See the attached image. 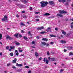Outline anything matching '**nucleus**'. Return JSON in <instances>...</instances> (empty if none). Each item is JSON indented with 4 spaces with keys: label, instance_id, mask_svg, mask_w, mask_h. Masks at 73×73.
Here are the masks:
<instances>
[{
    "label": "nucleus",
    "instance_id": "nucleus-1",
    "mask_svg": "<svg viewBox=\"0 0 73 73\" xmlns=\"http://www.w3.org/2000/svg\"><path fill=\"white\" fill-rule=\"evenodd\" d=\"M40 3L41 4V7H44L45 6L47 5L48 4V2H44V3H42V2H41Z\"/></svg>",
    "mask_w": 73,
    "mask_h": 73
},
{
    "label": "nucleus",
    "instance_id": "nucleus-2",
    "mask_svg": "<svg viewBox=\"0 0 73 73\" xmlns=\"http://www.w3.org/2000/svg\"><path fill=\"white\" fill-rule=\"evenodd\" d=\"M7 18V16L6 15H5L3 18L2 19V20L3 21H8Z\"/></svg>",
    "mask_w": 73,
    "mask_h": 73
},
{
    "label": "nucleus",
    "instance_id": "nucleus-3",
    "mask_svg": "<svg viewBox=\"0 0 73 73\" xmlns=\"http://www.w3.org/2000/svg\"><path fill=\"white\" fill-rule=\"evenodd\" d=\"M68 12L64 10L63 11H61L60 10L59 11V13L61 14V13H67Z\"/></svg>",
    "mask_w": 73,
    "mask_h": 73
},
{
    "label": "nucleus",
    "instance_id": "nucleus-4",
    "mask_svg": "<svg viewBox=\"0 0 73 73\" xmlns=\"http://www.w3.org/2000/svg\"><path fill=\"white\" fill-rule=\"evenodd\" d=\"M44 28L43 26L40 27H38L37 28V30H38L39 31L42 30V29H44Z\"/></svg>",
    "mask_w": 73,
    "mask_h": 73
},
{
    "label": "nucleus",
    "instance_id": "nucleus-5",
    "mask_svg": "<svg viewBox=\"0 0 73 73\" xmlns=\"http://www.w3.org/2000/svg\"><path fill=\"white\" fill-rule=\"evenodd\" d=\"M16 61H17V58H15L14 60H13L12 63L16 64Z\"/></svg>",
    "mask_w": 73,
    "mask_h": 73
},
{
    "label": "nucleus",
    "instance_id": "nucleus-6",
    "mask_svg": "<svg viewBox=\"0 0 73 73\" xmlns=\"http://www.w3.org/2000/svg\"><path fill=\"white\" fill-rule=\"evenodd\" d=\"M6 37L7 40H8V39L9 40H11V39H12V38L9 36H6Z\"/></svg>",
    "mask_w": 73,
    "mask_h": 73
},
{
    "label": "nucleus",
    "instance_id": "nucleus-7",
    "mask_svg": "<svg viewBox=\"0 0 73 73\" xmlns=\"http://www.w3.org/2000/svg\"><path fill=\"white\" fill-rule=\"evenodd\" d=\"M16 66H19V67H20L23 66V64H19L18 63H17L16 64Z\"/></svg>",
    "mask_w": 73,
    "mask_h": 73
},
{
    "label": "nucleus",
    "instance_id": "nucleus-8",
    "mask_svg": "<svg viewBox=\"0 0 73 73\" xmlns=\"http://www.w3.org/2000/svg\"><path fill=\"white\" fill-rule=\"evenodd\" d=\"M49 3L50 5H52V4H53L54 2H53V1H49Z\"/></svg>",
    "mask_w": 73,
    "mask_h": 73
},
{
    "label": "nucleus",
    "instance_id": "nucleus-9",
    "mask_svg": "<svg viewBox=\"0 0 73 73\" xmlns=\"http://www.w3.org/2000/svg\"><path fill=\"white\" fill-rule=\"evenodd\" d=\"M42 40L43 41H48V39L46 38H42Z\"/></svg>",
    "mask_w": 73,
    "mask_h": 73
},
{
    "label": "nucleus",
    "instance_id": "nucleus-10",
    "mask_svg": "<svg viewBox=\"0 0 73 73\" xmlns=\"http://www.w3.org/2000/svg\"><path fill=\"white\" fill-rule=\"evenodd\" d=\"M61 32L62 34H63V35H65L66 34V32H64V31L62 30L61 31Z\"/></svg>",
    "mask_w": 73,
    "mask_h": 73
},
{
    "label": "nucleus",
    "instance_id": "nucleus-11",
    "mask_svg": "<svg viewBox=\"0 0 73 73\" xmlns=\"http://www.w3.org/2000/svg\"><path fill=\"white\" fill-rule=\"evenodd\" d=\"M50 37H57V36L54 35H50Z\"/></svg>",
    "mask_w": 73,
    "mask_h": 73
},
{
    "label": "nucleus",
    "instance_id": "nucleus-12",
    "mask_svg": "<svg viewBox=\"0 0 73 73\" xmlns=\"http://www.w3.org/2000/svg\"><path fill=\"white\" fill-rule=\"evenodd\" d=\"M19 7L20 8H25V6L23 5H21Z\"/></svg>",
    "mask_w": 73,
    "mask_h": 73
},
{
    "label": "nucleus",
    "instance_id": "nucleus-13",
    "mask_svg": "<svg viewBox=\"0 0 73 73\" xmlns=\"http://www.w3.org/2000/svg\"><path fill=\"white\" fill-rule=\"evenodd\" d=\"M46 31H42V32H40L39 33L40 34H44V33H46Z\"/></svg>",
    "mask_w": 73,
    "mask_h": 73
},
{
    "label": "nucleus",
    "instance_id": "nucleus-14",
    "mask_svg": "<svg viewBox=\"0 0 73 73\" xmlns=\"http://www.w3.org/2000/svg\"><path fill=\"white\" fill-rule=\"evenodd\" d=\"M42 45H46V43L45 42H41Z\"/></svg>",
    "mask_w": 73,
    "mask_h": 73
},
{
    "label": "nucleus",
    "instance_id": "nucleus-15",
    "mask_svg": "<svg viewBox=\"0 0 73 73\" xmlns=\"http://www.w3.org/2000/svg\"><path fill=\"white\" fill-rule=\"evenodd\" d=\"M15 47L14 46H10V48L11 49H15Z\"/></svg>",
    "mask_w": 73,
    "mask_h": 73
},
{
    "label": "nucleus",
    "instance_id": "nucleus-16",
    "mask_svg": "<svg viewBox=\"0 0 73 73\" xmlns=\"http://www.w3.org/2000/svg\"><path fill=\"white\" fill-rule=\"evenodd\" d=\"M50 60L51 61H56V59H54L53 58H50Z\"/></svg>",
    "mask_w": 73,
    "mask_h": 73
},
{
    "label": "nucleus",
    "instance_id": "nucleus-17",
    "mask_svg": "<svg viewBox=\"0 0 73 73\" xmlns=\"http://www.w3.org/2000/svg\"><path fill=\"white\" fill-rule=\"evenodd\" d=\"M57 16H60V17H63V15L59 14H57Z\"/></svg>",
    "mask_w": 73,
    "mask_h": 73
},
{
    "label": "nucleus",
    "instance_id": "nucleus-18",
    "mask_svg": "<svg viewBox=\"0 0 73 73\" xmlns=\"http://www.w3.org/2000/svg\"><path fill=\"white\" fill-rule=\"evenodd\" d=\"M60 42L62 44H65V43H66V42L64 40H61L60 41Z\"/></svg>",
    "mask_w": 73,
    "mask_h": 73
},
{
    "label": "nucleus",
    "instance_id": "nucleus-19",
    "mask_svg": "<svg viewBox=\"0 0 73 73\" xmlns=\"http://www.w3.org/2000/svg\"><path fill=\"white\" fill-rule=\"evenodd\" d=\"M35 55L36 57H38V53L37 52H35Z\"/></svg>",
    "mask_w": 73,
    "mask_h": 73
},
{
    "label": "nucleus",
    "instance_id": "nucleus-20",
    "mask_svg": "<svg viewBox=\"0 0 73 73\" xmlns=\"http://www.w3.org/2000/svg\"><path fill=\"white\" fill-rule=\"evenodd\" d=\"M49 63V61L48 60H47V59L46 60V64H48Z\"/></svg>",
    "mask_w": 73,
    "mask_h": 73
},
{
    "label": "nucleus",
    "instance_id": "nucleus-21",
    "mask_svg": "<svg viewBox=\"0 0 73 73\" xmlns=\"http://www.w3.org/2000/svg\"><path fill=\"white\" fill-rule=\"evenodd\" d=\"M9 55H10V56H13V52H11L9 54Z\"/></svg>",
    "mask_w": 73,
    "mask_h": 73
},
{
    "label": "nucleus",
    "instance_id": "nucleus-22",
    "mask_svg": "<svg viewBox=\"0 0 73 73\" xmlns=\"http://www.w3.org/2000/svg\"><path fill=\"white\" fill-rule=\"evenodd\" d=\"M44 16H49L50 14L48 13H46L44 15Z\"/></svg>",
    "mask_w": 73,
    "mask_h": 73
},
{
    "label": "nucleus",
    "instance_id": "nucleus-23",
    "mask_svg": "<svg viewBox=\"0 0 73 73\" xmlns=\"http://www.w3.org/2000/svg\"><path fill=\"white\" fill-rule=\"evenodd\" d=\"M22 1L23 2H24L25 3H27L28 2V1L26 0H24V1L22 0Z\"/></svg>",
    "mask_w": 73,
    "mask_h": 73
},
{
    "label": "nucleus",
    "instance_id": "nucleus-24",
    "mask_svg": "<svg viewBox=\"0 0 73 73\" xmlns=\"http://www.w3.org/2000/svg\"><path fill=\"white\" fill-rule=\"evenodd\" d=\"M31 44H34V45H35L36 44V42H35V41H33L32 42Z\"/></svg>",
    "mask_w": 73,
    "mask_h": 73
},
{
    "label": "nucleus",
    "instance_id": "nucleus-25",
    "mask_svg": "<svg viewBox=\"0 0 73 73\" xmlns=\"http://www.w3.org/2000/svg\"><path fill=\"white\" fill-rule=\"evenodd\" d=\"M2 39V34H0V40Z\"/></svg>",
    "mask_w": 73,
    "mask_h": 73
},
{
    "label": "nucleus",
    "instance_id": "nucleus-26",
    "mask_svg": "<svg viewBox=\"0 0 73 73\" xmlns=\"http://www.w3.org/2000/svg\"><path fill=\"white\" fill-rule=\"evenodd\" d=\"M15 44L17 45H20V43L19 42H15Z\"/></svg>",
    "mask_w": 73,
    "mask_h": 73
},
{
    "label": "nucleus",
    "instance_id": "nucleus-27",
    "mask_svg": "<svg viewBox=\"0 0 73 73\" xmlns=\"http://www.w3.org/2000/svg\"><path fill=\"white\" fill-rule=\"evenodd\" d=\"M69 56H71V55L73 56V53H72V52H70L69 53Z\"/></svg>",
    "mask_w": 73,
    "mask_h": 73
},
{
    "label": "nucleus",
    "instance_id": "nucleus-28",
    "mask_svg": "<svg viewBox=\"0 0 73 73\" xmlns=\"http://www.w3.org/2000/svg\"><path fill=\"white\" fill-rule=\"evenodd\" d=\"M20 24L21 25H22L23 26H25V24L23 23H21Z\"/></svg>",
    "mask_w": 73,
    "mask_h": 73
},
{
    "label": "nucleus",
    "instance_id": "nucleus-29",
    "mask_svg": "<svg viewBox=\"0 0 73 73\" xmlns=\"http://www.w3.org/2000/svg\"><path fill=\"white\" fill-rule=\"evenodd\" d=\"M63 71H64V69H61L60 70V72L61 73H62Z\"/></svg>",
    "mask_w": 73,
    "mask_h": 73
},
{
    "label": "nucleus",
    "instance_id": "nucleus-30",
    "mask_svg": "<svg viewBox=\"0 0 73 73\" xmlns=\"http://www.w3.org/2000/svg\"><path fill=\"white\" fill-rule=\"evenodd\" d=\"M23 38L25 39V40H27V38H28L25 36H23Z\"/></svg>",
    "mask_w": 73,
    "mask_h": 73
},
{
    "label": "nucleus",
    "instance_id": "nucleus-31",
    "mask_svg": "<svg viewBox=\"0 0 73 73\" xmlns=\"http://www.w3.org/2000/svg\"><path fill=\"white\" fill-rule=\"evenodd\" d=\"M36 38L37 39H39V38H40V36H37L36 37Z\"/></svg>",
    "mask_w": 73,
    "mask_h": 73
},
{
    "label": "nucleus",
    "instance_id": "nucleus-32",
    "mask_svg": "<svg viewBox=\"0 0 73 73\" xmlns=\"http://www.w3.org/2000/svg\"><path fill=\"white\" fill-rule=\"evenodd\" d=\"M19 35V34H15V37H17L18 36V35Z\"/></svg>",
    "mask_w": 73,
    "mask_h": 73
},
{
    "label": "nucleus",
    "instance_id": "nucleus-33",
    "mask_svg": "<svg viewBox=\"0 0 73 73\" xmlns=\"http://www.w3.org/2000/svg\"><path fill=\"white\" fill-rule=\"evenodd\" d=\"M9 46H7L6 47V49H7V50H8V49H9Z\"/></svg>",
    "mask_w": 73,
    "mask_h": 73
},
{
    "label": "nucleus",
    "instance_id": "nucleus-34",
    "mask_svg": "<svg viewBox=\"0 0 73 73\" xmlns=\"http://www.w3.org/2000/svg\"><path fill=\"white\" fill-rule=\"evenodd\" d=\"M47 55H48V56H49V55H50V54L49 53V52H47Z\"/></svg>",
    "mask_w": 73,
    "mask_h": 73
},
{
    "label": "nucleus",
    "instance_id": "nucleus-35",
    "mask_svg": "<svg viewBox=\"0 0 73 73\" xmlns=\"http://www.w3.org/2000/svg\"><path fill=\"white\" fill-rule=\"evenodd\" d=\"M25 68H29V67L28 66H25Z\"/></svg>",
    "mask_w": 73,
    "mask_h": 73
},
{
    "label": "nucleus",
    "instance_id": "nucleus-36",
    "mask_svg": "<svg viewBox=\"0 0 73 73\" xmlns=\"http://www.w3.org/2000/svg\"><path fill=\"white\" fill-rule=\"evenodd\" d=\"M40 12H35V14H38V13H40Z\"/></svg>",
    "mask_w": 73,
    "mask_h": 73
},
{
    "label": "nucleus",
    "instance_id": "nucleus-37",
    "mask_svg": "<svg viewBox=\"0 0 73 73\" xmlns=\"http://www.w3.org/2000/svg\"><path fill=\"white\" fill-rule=\"evenodd\" d=\"M54 44V42H51L50 43V44L51 45H53Z\"/></svg>",
    "mask_w": 73,
    "mask_h": 73
},
{
    "label": "nucleus",
    "instance_id": "nucleus-38",
    "mask_svg": "<svg viewBox=\"0 0 73 73\" xmlns=\"http://www.w3.org/2000/svg\"><path fill=\"white\" fill-rule=\"evenodd\" d=\"M12 68H13V69H16V68L15 66H13Z\"/></svg>",
    "mask_w": 73,
    "mask_h": 73
},
{
    "label": "nucleus",
    "instance_id": "nucleus-39",
    "mask_svg": "<svg viewBox=\"0 0 73 73\" xmlns=\"http://www.w3.org/2000/svg\"><path fill=\"white\" fill-rule=\"evenodd\" d=\"M42 58L40 57L38 58V60H42Z\"/></svg>",
    "mask_w": 73,
    "mask_h": 73
},
{
    "label": "nucleus",
    "instance_id": "nucleus-40",
    "mask_svg": "<svg viewBox=\"0 0 73 73\" xmlns=\"http://www.w3.org/2000/svg\"><path fill=\"white\" fill-rule=\"evenodd\" d=\"M22 13H25V11H22Z\"/></svg>",
    "mask_w": 73,
    "mask_h": 73
},
{
    "label": "nucleus",
    "instance_id": "nucleus-41",
    "mask_svg": "<svg viewBox=\"0 0 73 73\" xmlns=\"http://www.w3.org/2000/svg\"><path fill=\"white\" fill-rule=\"evenodd\" d=\"M32 8L31 7H30V10L32 11Z\"/></svg>",
    "mask_w": 73,
    "mask_h": 73
},
{
    "label": "nucleus",
    "instance_id": "nucleus-42",
    "mask_svg": "<svg viewBox=\"0 0 73 73\" xmlns=\"http://www.w3.org/2000/svg\"><path fill=\"white\" fill-rule=\"evenodd\" d=\"M19 52H23V50H19Z\"/></svg>",
    "mask_w": 73,
    "mask_h": 73
},
{
    "label": "nucleus",
    "instance_id": "nucleus-43",
    "mask_svg": "<svg viewBox=\"0 0 73 73\" xmlns=\"http://www.w3.org/2000/svg\"><path fill=\"white\" fill-rule=\"evenodd\" d=\"M19 52H17L16 53V56H19Z\"/></svg>",
    "mask_w": 73,
    "mask_h": 73
},
{
    "label": "nucleus",
    "instance_id": "nucleus-44",
    "mask_svg": "<svg viewBox=\"0 0 73 73\" xmlns=\"http://www.w3.org/2000/svg\"><path fill=\"white\" fill-rule=\"evenodd\" d=\"M21 32L22 33H24V30H22Z\"/></svg>",
    "mask_w": 73,
    "mask_h": 73
},
{
    "label": "nucleus",
    "instance_id": "nucleus-45",
    "mask_svg": "<svg viewBox=\"0 0 73 73\" xmlns=\"http://www.w3.org/2000/svg\"><path fill=\"white\" fill-rule=\"evenodd\" d=\"M10 65H11V63H9L7 64V66H9Z\"/></svg>",
    "mask_w": 73,
    "mask_h": 73
},
{
    "label": "nucleus",
    "instance_id": "nucleus-46",
    "mask_svg": "<svg viewBox=\"0 0 73 73\" xmlns=\"http://www.w3.org/2000/svg\"><path fill=\"white\" fill-rule=\"evenodd\" d=\"M36 21H39L40 20V19H36Z\"/></svg>",
    "mask_w": 73,
    "mask_h": 73
},
{
    "label": "nucleus",
    "instance_id": "nucleus-47",
    "mask_svg": "<svg viewBox=\"0 0 73 73\" xmlns=\"http://www.w3.org/2000/svg\"><path fill=\"white\" fill-rule=\"evenodd\" d=\"M28 73H32V72H31V70H29V72H28Z\"/></svg>",
    "mask_w": 73,
    "mask_h": 73
},
{
    "label": "nucleus",
    "instance_id": "nucleus-48",
    "mask_svg": "<svg viewBox=\"0 0 73 73\" xmlns=\"http://www.w3.org/2000/svg\"><path fill=\"white\" fill-rule=\"evenodd\" d=\"M68 4H69V3L68 2H67L66 3V5H68Z\"/></svg>",
    "mask_w": 73,
    "mask_h": 73
},
{
    "label": "nucleus",
    "instance_id": "nucleus-49",
    "mask_svg": "<svg viewBox=\"0 0 73 73\" xmlns=\"http://www.w3.org/2000/svg\"><path fill=\"white\" fill-rule=\"evenodd\" d=\"M62 2H65L66 1L65 0H62Z\"/></svg>",
    "mask_w": 73,
    "mask_h": 73
},
{
    "label": "nucleus",
    "instance_id": "nucleus-50",
    "mask_svg": "<svg viewBox=\"0 0 73 73\" xmlns=\"http://www.w3.org/2000/svg\"><path fill=\"white\" fill-rule=\"evenodd\" d=\"M64 52H66V50H64Z\"/></svg>",
    "mask_w": 73,
    "mask_h": 73
},
{
    "label": "nucleus",
    "instance_id": "nucleus-51",
    "mask_svg": "<svg viewBox=\"0 0 73 73\" xmlns=\"http://www.w3.org/2000/svg\"><path fill=\"white\" fill-rule=\"evenodd\" d=\"M58 1L59 3H61L62 1L61 0H59Z\"/></svg>",
    "mask_w": 73,
    "mask_h": 73
},
{
    "label": "nucleus",
    "instance_id": "nucleus-52",
    "mask_svg": "<svg viewBox=\"0 0 73 73\" xmlns=\"http://www.w3.org/2000/svg\"><path fill=\"white\" fill-rule=\"evenodd\" d=\"M43 61L44 62H45V58H44Z\"/></svg>",
    "mask_w": 73,
    "mask_h": 73
},
{
    "label": "nucleus",
    "instance_id": "nucleus-53",
    "mask_svg": "<svg viewBox=\"0 0 73 73\" xmlns=\"http://www.w3.org/2000/svg\"><path fill=\"white\" fill-rule=\"evenodd\" d=\"M17 52H18V51H17V50H16L15 51V53H17Z\"/></svg>",
    "mask_w": 73,
    "mask_h": 73
},
{
    "label": "nucleus",
    "instance_id": "nucleus-54",
    "mask_svg": "<svg viewBox=\"0 0 73 73\" xmlns=\"http://www.w3.org/2000/svg\"><path fill=\"white\" fill-rule=\"evenodd\" d=\"M16 17H19V16L18 15H17Z\"/></svg>",
    "mask_w": 73,
    "mask_h": 73
},
{
    "label": "nucleus",
    "instance_id": "nucleus-55",
    "mask_svg": "<svg viewBox=\"0 0 73 73\" xmlns=\"http://www.w3.org/2000/svg\"><path fill=\"white\" fill-rule=\"evenodd\" d=\"M19 36L20 37H22V36H21V35H19Z\"/></svg>",
    "mask_w": 73,
    "mask_h": 73
},
{
    "label": "nucleus",
    "instance_id": "nucleus-56",
    "mask_svg": "<svg viewBox=\"0 0 73 73\" xmlns=\"http://www.w3.org/2000/svg\"><path fill=\"white\" fill-rule=\"evenodd\" d=\"M28 33L29 35H31V31H29Z\"/></svg>",
    "mask_w": 73,
    "mask_h": 73
},
{
    "label": "nucleus",
    "instance_id": "nucleus-57",
    "mask_svg": "<svg viewBox=\"0 0 73 73\" xmlns=\"http://www.w3.org/2000/svg\"><path fill=\"white\" fill-rule=\"evenodd\" d=\"M55 29L56 31H58V29L57 28H55Z\"/></svg>",
    "mask_w": 73,
    "mask_h": 73
},
{
    "label": "nucleus",
    "instance_id": "nucleus-58",
    "mask_svg": "<svg viewBox=\"0 0 73 73\" xmlns=\"http://www.w3.org/2000/svg\"><path fill=\"white\" fill-rule=\"evenodd\" d=\"M0 56H2V52L0 53Z\"/></svg>",
    "mask_w": 73,
    "mask_h": 73
},
{
    "label": "nucleus",
    "instance_id": "nucleus-59",
    "mask_svg": "<svg viewBox=\"0 0 73 73\" xmlns=\"http://www.w3.org/2000/svg\"><path fill=\"white\" fill-rule=\"evenodd\" d=\"M71 28H73V25H71Z\"/></svg>",
    "mask_w": 73,
    "mask_h": 73
},
{
    "label": "nucleus",
    "instance_id": "nucleus-60",
    "mask_svg": "<svg viewBox=\"0 0 73 73\" xmlns=\"http://www.w3.org/2000/svg\"><path fill=\"white\" fill-rule=\"evenodd\" d=\"M11 49H11V48H10V49H9V51H11Z\"/></svg>",
    "mask_w": 73,
    "mask_h": 73
},
{
    "label": "nucleus",
    "instance_id": "nucleus-61",
    "mask_svg": "<svg viewBox=\"0 0 73 73\" xmlns=\"http://www.w3.org/2000/svg\"><path fill=\"white\" fill-rule=\"evenodd\" d=\"M48 30H50V28H48Z\"/></svg>",
    "mask_w": 73,
    "mask_h": 73
},
{
    "label": "nucleus",
    "instance_id": "nucleus-62",
    "mask_svg": "<svg viewBox=\"0 0 73 73\" xmlns=\"http://www.w3.org/2000/svg\"><path fill=\"white\" fill-rule=\"evenodd\" d=\"M27 24H29H29H30V23L29 22H28L27 23Z\"/></svg>",
    "mask_w": 73,
    "mask_h": 73
},
{
    "label": "nucleus",
    "instance_id": "nucleus-63",
    "mask_svg": "<svg viewBox=\"0 0 73 73\" xmlns=\"http://www.w3.org/2000/svg\"><path fill=\"white\" fill-rule=\"evenodd\" d=\"M18 49H19V50H21V48L19 47L18 48Z\"/></svg>",
    "mask_w": 73,
    "mask_h": 73
},
{
    "label": "nucleus",
    "instance_id": "nucleus-64",
    "mask_svg": "<svg viewBox=\"0 0 73 73\" xmlns=\"http://www.w3.org/2000/svg\"><path fill=\"white\" fill-rule=\"evenodd\" d=\"M71 6L73 7V3L71 5Z\"/></svg>",
    "mask_w": 73,
    "mask_h": 73
}]
</instances>
